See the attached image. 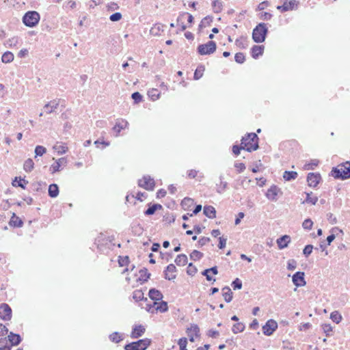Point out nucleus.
I'll return each instance as SVG.
<instances>
[{"mask_svg": "<svg viewBox=\"0 0 350 350\" xmlns=\"http://www.w3.org/2000/svg\"><path fill=\"white\" fill-rule=\"evenodd\" d=\"M216 51V44L213 41H208L206 44H200L198 47V52L202 55H210Z\"/></svg>", "mask_w": 350, "mask_h": 350, "instance_id": "6", "label": "nucleus"}, {"mask_svg": "<svg viewBox=\"0 0 350 350\" xmlns=\"http://www.w3.org/2000/svg\"><path fill=\"white\" fill-rule=\"evenodd\" d=\"M19 180L17 181L18 178L16 177L14 183H12L13 186L16 187H21L22 188H25L24 184H27L28 182L25 180V179H22L21 177L18 178Z\"/></svg>", "mask_w": 350, "mask_h": 350, "instance_id": "42", "label": "nucleus"}, {"mask_svg": "<svg viewBox=\"0 0 350 350\" xmlns=\"http://www.w3.org/2000/svg\"><path fill=\"white\" fill-rule=\"evenodd\" d=\"M145 327L142 325H135L133 329V331L131 334V337L132 338H138L139 337H141L145 332Z\"/></svg>", "mask_w": 350, "mask_h": 350, "instance_id": "17", "label": "nucleus"}, {"mask_svg": "<svg viewBox=\"0 0 350 350\" xmlns=\"http://www.w3.org/2000/svg\"><path fill=\"white\" fill-rule=\"evenodd\" d=\"M175 262L178 266H184L187 263V256L185 254H179L176 256Z\"/></svg>", "mask_w": 350, "mask_h": 350, "instance_id": "29", "label": "nucleus"}, {"mask_svg": "<svg viewBox=\"0 0 350 350\" xmlns=\"http://www.w3.org/2000/svg\"><path fill=\"white\" fill-rule=\"evenodd\" d=\"M8 338L11 345H18L21 341L20 335L14 334L12 332L10 333V334L8 336Z\"/></svg>", "mask_w": 350, "mask_h": 350, "instance_id": "22", "label": "nucleus"}, {"mask_svg": "<svg viewBox=\"0 0 350 350\" xmlns=\"http://www.w3.org/2000/svg\"><path fill=\"white\" fill-rule=\"evenodd\" d=\"M131 97L136 103H139L142 100V96L138 92L133 93Z\"/></svg>", "mask_w": 350, "mask_h": 350, "instance_id": "55", "label": "nucleus"}, {"mask_svg": "<svg viewBox=\"0 0 350 350\" xmlns=\"http://www.w3.org/2000/svg\"><path fill=\"white\" fill-rule=\"evenodd\" d=\"M203 213L206 217L211 219H213L216 217L215 208L212 206H205Z\"/></svg>", "mask_w": 350, "mask_h": 350, "instance_id": "21", "label": "nucleus"}, {"mask_svg": "<svg viewBox=\"0 0 350 350\" xmlns=\"http://www.w3.org/2000/svg\"><path fill=\"white\" fill-rule=\"evenodd\" d=\"M268 32V29L265 23H259L253 30L252 38L256 43H260L265 41Z\"/></svg>", "mask_w": 350, "mask_h": 350, "instance_id": "3", "label": "nucleus"}, {"mask_svg": "<svg viewBox=\"0 0 350 350\" xmlns=\"http://www.w3.org/2000/svg\"><path fill=\"white\" fill-rule=\"evenodd\" d=\"M234 59L237 63L242 64L245 61V55L242 53H237L235 54Z\"/></svg>", "mask_w": 350, "mask_h": 350, "instance_id": "48", "label": "nucleus"}, {"mask_svg": "<svg viewBox=\"0 0 350 350\" xmlns=\"http://www.w3.org/2000/svg\"><path fill=\"white\" fill-rule=\"evenodd\" d=\"M148 96L151 97L153 100H156L159 98V93L157 89H152L148 92Z\"/></svg>", "mask_w": 350, "mask_h": 350, "instance_id": "45", "label": "nucleus"}, {"mask_svg": "<svg viewBox=\"0 0 350 350\" xmlns=\"http://www.w3.org/2000/svg\"><path fill=\"white\" fill-rule=\"evenodd\" d=\"M46 148L42 146H37L35 148L36 157L37 156H42L44 153H46Z\"/></svg>", "mask_w": 350, "mask_h": 350, "instance_id": "44", "label": "nucleus"}, {"mask_svg": "<svg viewBox=\"0 0 350 350\" xmlns=\"http://www.w3.org/2000/svg\"><path fill=\"white\" fill-rule=\"evenodd\" d=\"M148 294H149L150 298L152 300L159 301V300L162 299V298H163L162 293L159 291H158L155 288H151L149 291Z\"/></svg>", "mask_w": 350, "mask_h": 350, "instance_id": "23", "label": "nucleus"}, {"mask_svg": "<svg viewBox=\"0 0 350 350\" xmlns=\"http://www.w3.org/2000/svg\"><path fill=\"white\" fill-rule=\"evenodd\" d=\"M59 194V187L56 184H51L49 187V195L51 198H55Z\"/></svg>", "mask_w": 350, "mask_h": 350, "instance_id": "27", "label": "nucleus"}, {"mask_svg": "<svg viewBox=\"0 0 350 350\" xmlns=\"http://www.w3.org/2000/svg\"><path fill=\"white\" fill-rule=\"evenodd\" d=\"M330 319L335 323H339L342 319L341 315L337 311L332 312L330 314Z\"/></svg>", "mask_w": 350, "mask_h": 350, "instance_id": "39", "label": "nucleus"}, {"mask_svg": "<svg viewBox=\"0 0 350 350\" xmlns=\"http://www.w3.org/2000/svg\"><path fill=\"white\" fill-rule=\"evenodd\" d=\"M162 208V206L159 204H154L153 205L150 206L145 212V215H152L154 214L157 210L161 209Z\"/></svg>", "mask_w": 350, "mask_h": 350, "instance_id": "32", "label": "nucleus"}, {"mask_svg": "<svg viewBox=\"0 0 350 350\" xmlns=\"http://www.w3.org/2000/svg\"><path fill=\"white\" fill-rule=\"evenodd\" d=\"M53 150H55L59 154H63L68 151V147L62 143H56L53 146Z\"/></svg>", "mask_w": 350, "mask_h": 350, "instance_id": "25", "label": "nucleus"}, {"mask_svg": "<svg viewBox=\"0 0 350 350\" xmlns=\"http://www.w3.org/2000/svg\"><path fill=\"white\" fill-rule=\"evenodd\" d=\"M40 21V14L36 11H29L23 17V22L27 26L33 27Z\"/></svg>", "mask_w": 350, "mask_h": 350, "instance_id": "4", "label": "nucleus"}, {"mask_svg": "<svg viewBox=\"0 0 350 350\" xmlns=\"http://www.w3.org/2000/svg\"><path fill=\"white\" fill-rule=\"evenodd\" d=\"M313 222L310 219H306L304 221L302 226L304 229L310 230L312 227Z\"/></svg>", "mask_w": 350, "mask_h": 350, "instance_id": "46", "label": "nucleus"}, {"mask_svg": "<svg viewBox=\"0 0 350 350\" xmlns=\"http://www.w3.org/2000/svg\"><path fill=\"white\" fill-rule=\"evenodd\" d=\"M287 269L291 271L295 270L296 269V261L295 260H288Z\"/></svg>", "mask_w": 350, "mask_h": 350, "instance_id": "60", "label": "nucleus"}, {"mask_svg": "<svg viewBox=\"0 0 350 350\" xmlns=\"http://www.w3.org/2000/svg\"><path fill=\"white\" fill-rule=\"evenodd\" d=\"M234 290L241 289L242 288V282L239 278H236L232 283Z\"/></svg>", "mask_w": 350, "mask_h": 350, "instance_id": "52", "label": "nucleus"}, {"mask_svg": "<svg viewBox=\"0 0 350 350\" xmlns=\"http://www.w3.org/2000/svg\"><path fill=\"white\" fill-rule=\"evenodd\" d=\"M153 308H154V310H156V311H160L161 312H166L168 309L167 304V302L163 301L160 303H157V301H154V302H153L152 305H150V304L147 305V308H146L147 311L153 312H154Z\"/></svg>", "mask_w": 350, "mask_h": 350, "instance_id": "7", "label": "nucleus"}, {"mask_svg": "<svg viewBox=\"0 0 350 350\" xmlns=\"http://www.w3.org/2000/svg\"><path fill=\"white\" fill-rule=\"evenodd\" d=\"M163 25L157 23L155 24L150 30V33L152 36H159L161 34V32L163 31Z\"/></svg>", "mask_w": 350, "mask_h": 350, "instance_id": "24", "label": "nucleus"}, {"mask_svg": "<svg viewBox=\"0 0 350 350\" xmlns=\"http://www.w3.org/2000/svg\"><path fill=\"white\" fill-rule=\"evenodd\" d=\"M277 328V322L273 319H270L262 326V332L264 334L271 336Z\"/></svg>", "mask_w": 350, "mask_h": 350, "instance_id": "9", "label": "nucleus"}, {"mask_svg": "<svg viewBox=\"0 0 350 350\" xmlns=\"http://www.w3.org/2000/svg\"><path fill=\"white\" fill-rule=\"evenodd\" d=\"M219 243L218 245V247L219 249H223L226 247L227 239H225L224 237H219Z\"/></svg>", "mask_w": 350, "mask_h": 350, "instance_id": "62", "label": "nucleus"}, {"mask_svg": "<svg viewBox=\"0 0 350 350\" xmlns=\"http://www.w3.org/2000/svg\"><path fill=\"white\" fill-rule=\"evenodd\" d=\"M109 338L110 340L114 342H118L122 340L121 336L118 332H114L111 334Z\"/></svg>", "mask_w": 350, "mask_h": 350, "instance_id": "51", "label": "nucleus"}, {"mask_svg": "<svg viewBox=\"0 0 350 350\" xmlns=\"http://www.w3.org/2000/svg\"><path fill=\"white\" fill-rule=\"evenodd\" d=\"M150 340L148 338L139 340L126 345L124 347L125 350H146L150 345Z\"/></svg>", "mask_w": 350, "mask_h": 350, "instance_id": "5", "label": "nucleus"}, {"mask_svg": "<svg viewBox=\"0 0 350 350\" xmlns=\"http://www.w3.org/2000/svg\"><path fill=\"white\" fill-rule=\"evenodd\" d=\"M58 106H59V103L55 100H53V101H51V102L46 103L44 106L43 109H44V111L46 113H51L55 111V109L57 108Z\"/></svg>", "mask_w": 350, "mask_h": 350, "instance_id": "20", "label": "nucleus"}, {"mask_svg": "<svg viewBox=\"0 0 350 350\" xmlns=\"http://www.w3.org/2000/svg\"><path fill=\"white\" fill-rule=\"evenodd\" d=\"M212 6H213L214 12H215V13H219L222 10V3L219 0H214L212 3Z\"/></svg>", "mask_w": 350, "mask_h": 350, "instance_id": "36", "label": "nucleus"}, {"mask_svg": "<svg viewBox=\"0 0 350 350\" xmlns=\"http://www.w3.org/2000/svg\"><path fill=\"white\" fill-rule=\"evenodd\" d=\"M0 350H11V347L8 345V341L5 339L0 340Z\"/></svg>", "mask_w": 350, "mask_h": 350, "instance_id": "50", "label": "nucleus"}, {"mask_svg": "<svg viewBox=\"0 0 350 350\" xmlns=\"http://www.w3.org/2000/svg\"><path fill=\"white\" fill-rule=\"evenodd\" d=\"M140 278L139 279L143 281H147V280L150 278V273H148V270L146 269H143L139 271Z\"/></svg>", "mask_w": 350, "mask_h": 350, "instance_id": "41", "label": "nucleus"}, {"mask_svg": "<svg viewBox=\"0 0 350 350\" xmlns=\"http://www.w3.org/2000/svg\"><path fill=\"white\" fill-rule=\"evenodd\" d=\"M122 18V14L120 12H116L111 14L109 19L113 22L119 21Z\"/></svg>", "mask_w": 350, "mask_h": 350, "instance_id": "54", "label": "nucleus"}, {"mask_svg": "<svg viewBox=\"0 0 350 350\" xmlns=\"http://www.w3.org/2000/svg\"><path fill=\"white\" fill-rule=\"evenodd\" d=\"M283 5L287 7V11L293 10L297 8L298 1L296 0H291L290 1H285Z\"/></svg>", "mask_w": 350, "mask_h": 350, "instance_id": "35", "label": "nucleus"}, {"mask_svg": "<svg viewBox=\"0 0 350 350\" xmlns=\"http://www.w3.org/2000/svg\"><path fill=\"white\" fill-rule=\"evenodd\" d=\"M332 176L335 178L342 180L350 178V162L347 161L334 167L332 170Z\"/></svg>", "mask_w": 350, "mask_h": 350, "instance_id": "2", "label": "nucleus"}, {"mask_svg": "<svg viewBox=\"0 0 350 350\" xmlns=\"http://www.w3.org/2000/svg\"><path fill=\"white\" fill-rule=\"evenodd\" d=\"M10 225L14 227H21L23 225V221L19 217L16 216L15 213H13V215L10 221Z\"/></svg>", "mask_w": 350, "mask_h": 350, "instance_id": "30", "label": "nucleus"}, {"mask_svg": "<svg viewBox=\"0 0 350 350\" xmlns=\"http://www.w3.org/2000/svg\"><path fill=\"white\" fill-rule=\"evenodd\" d=\"M1 60L3 63H10L14 60V55L12 52L7 51L4 53L1 57Z\"/></svg>", "mask_w": 350, "mask_h": 350, "instance_id": "31", "label": "nucleus"}, {"mask_svg": "<svg viewBox=\"0 0 350 350\" xmlns=\"http://www.w3.org/2000/svg\"><path fill=\"white\" fill-rule=\"evenodd\" d=\"M279 191H280V189L278 187H277L275 185H273L267 190V191L266 193V196L269 200H270L271 201H275L276 196H277Z\"/></svg>", "mask_w": 350, "mask_h": 350, "instance_id": "19", "label": "nucleus"}, {"mask_svg": "<svg viewBox=\"0 0 350 350\" xmlns=\"http://www.w3.org/2000/svg\"><path fill=\"white\" fill-rule=\"evenodd\" d=\"M317 201H318V198L317 197H316V196L311 197L310 193H307V197H306V199L305 200V202H306V203H311L312 204L314 205L317 203Z\"/></svg>", "mask_w": 350, "mask_h": 350, "instance_id": "49", "label": "nucleus"}, {"mask_svg": "<svg viewBox=\"0 0 350 350\" xmlns=\"http://www.w3.org/2000/svg\"><path fill=\"white\" fill-rule=\"evenodd\" d=\"M297 173L296 172H293V171H291V172L285 171L283 174V178L287 181L294 180L297 178Z\"/></svg>", "mask_w": 350, "mask_h": 350, "instance_id": "33", "label": "nucleus"}, {"mask_svg": "<svg viewBox=\"0 0 350 350\" xmlns=\"http://www.w3.org/2000/svg\"><path fill=\"white\" fill-rule=\"evenodd\" d=\"M138 185L139 187L146 190H153L154 187V180L148 176H145L142 179L139 180Z\"/></svg>", "mask_w": 350, "mask_h": 350, "instance_id": "8", "label": "nucleus"}, {"mask_svg": "<svg viewBox=\"0 0 350 350\" xmlns=\"http://www.w3.org/2000/svg\"><path fill=\"white\" fill-rule=\"evenodd\" d=\"M211 21H212L211 18L208 16L204 18L200 24V27H202L203 26H205L206 24H208Z\"/></svg>", "mask_w": 350, "mask_h": 350, "instance_id": "64", "label": "nucleus"}, {"mask_svg": "<svg viewBox=\"0 0 350 350\" xmlns=\"http://www.w3.org/2000/svg\"><path fill=\"white\" fill-rule=\"evenodd\" d=\"M203 70H204V68H202L201 70L200 68H197L196 70V72L194 73V77H193L196 80H198L202 77Z\"/></svg>", "mask_w": 350, "mask_h": 350, "instance_id": "61", "label": "nucleus"}, {"mask_svg": "<svg viewBox=\"0 0 350 350\" xmlns=\"http://www.w3.org/2000/svg\"><path fill=\"white\" fill-rule=\"evenodd\" d=\"M128 126L129 122L126 120L123 119L118 120L116 124L113 127V131L116 133V136L117 137L121 130L126 129Z\"/></svg>", "mask_w": 350, "mask_h": 350, "instance_id": "14", "label": "nucleus"}, {"mask_svg": "<svg viewBox=\"0 0 350 350\" xmlns=\"http://www.w3.org/2000/svg\"><path fill=\"white\" fill-rule=\"evenodd\" d=\"M187 332L189 338V340L191 342H193L194 337L199 336L200 328L197 325L193 324L190 327L187 328Z\"/></svg>", "mask_w": 350, "mask_h": 350, "instance_id": "13", "label": "nucleus"}, {"mask_svg": "<svg viewBox=\"0 0 350 350\" xmlns=\"http://www.w3.org/2000/svg\"><path fill=\"white\" fill-rule=\"evenodd\" d=\"M203 254L198 250H193L190 254V258L193 260H200Z\"/></svg>", "mask_w": 350, "mask_h": 350, "instance_id": "43", "label": "nucleus"}, {"mask_svg": "<svg viewBox=\"0 0 350 350\" xmlns=\"http://www.w3.org/2000/svg\"><path fill=\"white\" fill-rule=\"evenodd\" d=\"M291 241V237L288 235H283L277 239L276 242L280 250H282L288 247Z\"/></svg>", "mask_w": 350, "mask_h": 350, "instance_id": "18", "label": "nucleus"}, {"mask_svg": "<svg viewBox=\"0 0 350 350\" xmlns=\"http://www.w3.org/2000/svg\"><path fill=\"white\" fill-rule=\"evenodd\" d=\"M319 161L316 159L311 161L310 163H306L304 166L305 170H314L317 166Z\"/></svg>", "mask_w": 350, "mask_h": 350, "instance_id": "40", "label": "nucleus"}, {"mask_svg": "<svg viewBox=\"0 0 350 350\" xmlns=\"http://www.w3.org/2000/svg\"><path fill=\"white\" fill-rule=\"evenodd\" d=\"M323 332L327 336H329V333L332 331V327L329 324H324L322 325Z\"/></svg>", "mask_w": 350, "mask_h": 350, "instance_id": "58", "label": "nucleus"}, {"mask_svg": "<svg viewBox=\"0 0 350 350\" xmlns=\"http://www.w3.org/2000/svg\"><path fill=\"white\" fill-rule=\"evenodd\" d=\"M0 318L3 321H10L12 318V309L7 304L0 305Z\"/></svg>", "mask_w": 350, "mask_h": 350, "instance_id": "10", "label": "nucleus"}, {"mask_svg": "<svg viewBox=\"0 0 350 350\" xmlns=\"http://www.w3.org/2000/svg\"><path fill=\"white\" fill-rule=\"evenodd\" d=\"M197 272V269L195 266L193 265L192 263H189L187 267V273L190 275H193Z\"/></svg>", "mask_w": 350, "mask_h": 350, "instance_id": "53", "label": "nucleus"}, {"mask_svg": "<svg viewBox=\"0 0 350 350\" xmlns=\"http://www.w3.org/2000/svg\"><path fill=\"white\" fill-rule=\"evenodd\" d=\"M258 137L254 133H248L241 139L242 148L248 152L256 150L258 148Z\"/></svg>", "mask_w": 350, "mask_h": 350, "instance_id": "1", "label": "nucleus"}, {"mask_svg": "<svg viewBox=\"0 0 350 350\" xmlns=\"http://www.w3.org/2000/svg\"><path fill=\"white\" fill-rule=\"evenodd\" d=\"M193 204V200L189 198H185L181 202V205L185 207L186 206H189Z\"/></svg>", "mask_w": 350, "mask_h": 350, "instance_id": "57", "label": "nucleus"}, {"mask_svg": "<svg viewBox=\"0 0 350 350\" xmlns=\"http://www.w3.org/2000/svg\"><path fill=\"white\" fill-rule=\"evenodd\" d=\"M313 246L312 245H307L304 250L303 253L307 257L312 252Z\"/></svg>", "mask_w": 350, "mask_h": 350, "instance_id": "56", "label": "nucleus"}, {"mask_svg": "<svg viewBox=\"0 0 350 350\" xmlns=\"http://www.w3.org/2000/svg\"><path fill=\"white\" fill-rule=\"evenodd\" d=\"M222 291L224 292L223 297L225 301L228 303L230 302L232 299V292L231 291V289L229 287L226 286L223 288Z\"/></svg>", "mask_w": 350, "mask_h": 350, "instance_id": "26", "label": "nucleus"}, {"mask_svg": "<svg viewBox=\"0 0 350 350\" xmlns=\"http://www.w3.org/2000/svg\"><path fill=\"white\" fill-rule=\"evenodd\" d=\"M264 46L254 45L252 49V54L254 58H257L259 55L262 54Z\"/></svg>", "mask_w": 350, "mask_h": 350, "instance_id": "28", "label": "nucleus"}, {"mask_svg": "<svg viewBox=\"0 0 350 350\" xmlns=\"http://www.w3.org/2000/svg\"><path fill=\"white\" fill-rule=\"evenodd\" d=\"M210 241H211V239L209 237H203L201 239H200L198 243L200 246H203V245H206V243H208Z\"/></svg>", "mask_w": 350, "mask_h": 350, "instance_id": "63", "label": "nucleus"}, {"mask_svg": "<svg viewBox=\"0 0 350 350\" xmlns=\"http://www.w3.org/2000/svg\"><path fill=\"white\" fill-rule=\"evenodd\" d=\"M34 167V163L31 159H28L25 161L23 169L27 172H30Z\"/></svg>", "mask_w": 350, "mask_h": 350, "instance_id": "34", "label": "nucleus"}, {"mask_svg": "<svg viewBox=\"0 0 350 350\" xmlns=\"http://www.w3.org/2000/svg\"><path fill=\"white\" fill-rule=\"evenodd\" d=\"M321 176L319 174L309 173L307 176V182L310 187H315L319 184Z\"/></svg>", "mask_w": 350, "mask_h": 350, "instance_id": "12", "label": "nucleus"}, {"mask_svg": "<svg viewBox=\"0 0 350 350\" xmlns=\"http://www.w3.org/2000/svg\"><path fill=\"white\" fill-rule=\"evenodd\" d=\"M245 325L242 323H237L234 324L232 327V332L234 334H237L241 332L244 330Z\"/></svg>", "mask_w": 350, "mask_h": 350, "instance_id": "37", "label": "nucleus"}, {"mask_svg": "<svg viewBox=\"0 0 350 350\" xmlns=\"http://www.w3.org/2000/svg\"><path fill=\"white\" fill-rule=\"evenodd\" d=\"M133 298L136 301L144 299V293L141 290H136L133 293Z\"/></svg>", "mask_w": 350, "mask_h": 350, "instance_id": "38", "label": "nucleus"}, {"mask_svg": "<svg viewBox=\"0 0 350 350\" xmlns=\"http://www.w3.org/2000/svg\"><path fill=\"white\" fill-rule=\"evenodd\" d=\"M293 284L296 286H303L306 284L304 280V273L301 271L296 272L292 278Z\"/></svg>", "mask_w": 350, "mask_h": 350, "instance_id": "11", "label": "nucleus"}, {"mask_svg": "<svg viewBox=\"0 0 350 350\" xmlns=\"http://www.w3.org/2000/svg\"><path fill=\"white\" fill-rule=\"evenodd\" d=\"M187 344V340L186 338H182L178 340V345L180 347V350H187L186 348Z\"/></svg>", "mask_w": 350, "mask_h": 350, "instance_id": "47", "label": "nucleus"}, {"mask_svg": "<svg viewBox=\"0 0 350 350\" xmlns=\"http://www.w3.org/2000/svg\"><path fill=\"white\" fill-rule=\"evenodd\" d=\"M67 160L65 157H62L57 160L50 167V170L52 173L59 172L62 165H66Z\"/></svg>", "mask_w": 350, "mask_h": 350, "instance_id": "16", "label": "nucleus"}, {"mask_svg": "<svg viewBox=\"0 0 350 350\" xmlns=\"http://www.w3.org/2000/svg\"><path fill=\"white\" fill-rule=\"evenodd\" d=\"M176 271V268L174 265H169L165 271V278L168 280H172L176 278L174 273Z\"/></svg>", "mask_w": 350, "mask_h": 350, "instance_id": "15", "label": "nucleus"}, {"mask_svg": "<svg viewBox=\"0 0 350 350\" xmlns=\"http://www.w3.org/2000/svg\"><path fill=\"white\" fill-rule=\"evenodd\" d=\"M129 262V258L128 256L120 257L118 262L121 267L126 265Z\"/></svg>", "mask_w": 350, "mask_h": 350, "instance_id": "59", "label": "nucleus"}]
</instances>
